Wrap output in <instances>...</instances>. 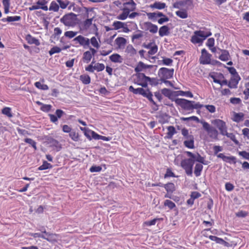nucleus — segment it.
I'll return each instance as SVG.
<instances>
[{
	"instance_id": "obj_1",
	"label": "nucleus",
	"mask_w": 249,
	"mask_h": 249,
	"mask_svg": "<svg viewBox=\"0 0 249 249\" xmlns=\"http://www.w3.org/2000/svg\"><path fill=\"white\" fill-rule=\"evenodd\" d=\"M175 103L182 109L187 111H192L194 109H200L203 106L199 102L189 101L185 99L177 98L174 99Z\"/></svg>"
},
{
	"instance_id": "obj_2",
	"label": "nucleus",
	"mask_w": 249,
	"mask_h": 249,
	"mask_svg": "<svg viewBox=\"0 0 249 249\" xmlns=\"http://www.w3.org/2000/svg\"><path fill=\"white\" fill-rule=\"evenodd\" d=\"M129 90L133 92L135 94L141 95L144 97L146 98L151 103H152L155 106V107H153V109L154 110H158V106L153 100V94L148 89H144L142 88L135 89L132 86H130L129 87Z\"/></svg>"
},
{
	"instance_id": "obj_3",
	"label": "nucleus",
	"mask_w": 249,
	"mask_h": 249,
	"mask_svg": "<svg viewBox=\"0 0 249 249\" xmlns=\"http://www.w3.org/2000/svg\"><path fill=\"white\" fill-rule=\"evenodd\" d=\"M211 35L212 33L210 31H196L191 36L190 41L194 44H198L199 45H200L204 40Z\"/></svg>"
},
{
	"instance_id": "obj_4",
	"label": "nucleus",
	"mask_w": 249,
	"mask_h": 249,
	"mask_svg": "<svg viewBox=\"0 0 249 249\" xmlns=\"http://www.w3.org/2000/svg\"><path fill=\"white\" fill-rule=\"evenodd\" d=\"M203 128L207 132L209 137L213 140H217L218 132L216 129L208 123L203 121L201 122Z\"/></svg>"
},
{
	"instance_id": "obj_5",
	"label": "nucleus",
	"mask_w": 249,
	"mask_h": 249,
	"mask_svg": "<svg viewBox=\"0 0 249 249\" xmlns=\"http://www.w3.org/2000/svg\"><path fill=\"white\" fill-rule=\"evenodd\" d=\"M194 164V160L191 159H187L181 161V166L185 171L188 176H192L193 173V167Z\"/></svg>"
},
{
	"instance_id": "obj_6",
	"label": "nucleus",
	"mask_w": 249,
	"mask_h": 249,
	"mask_svg": "<svg viewBox=\"0 0 249 249\" xmlns=\"http://www.w3.org/2000/svg\"><path fill=\"white\" fill-rule=\"evenodd\" d=\"M76 15L73 13L65 15L60 18V22L66 26H72L75 23Z\"/></svg>"
},
{
	"instance_id": "obj_7",
	"label": "nucleus",
	"mask_w": 249,
	"mask_h": 249,
	"mask_svg": "<svg viewBox=\"0 0 249 249\" xmlns=\"http://www.w3.org/2000/svg\"><path fill=\"white\" fill-rule=\"evenodd\" d=\"M128 23L133 24L134 27H137V24L133 21H129L127 23H125L119 21H114L113 23V26L115 30L123 28V31L124 33H128L130 31V30L128 27Z\"/></svg>"
},
{
	"instance_id": "obj_8",
	"label": "nucleus",
	"mask_w": 249,
	"mask_h": 249,
	"mask_svg": "<svg viewBox=\"0 0 249 249\" xmlns=\"http://www.w3.org/2000/svg\"><path fill=\"white\" fill-rule=\"evenodd\" d=\"M212 123L218 129L222 135H223L227 131L226 123L224 121L216 119L213 120Z\"/></svg>"
},
{
	"instance_id": "obj_9",
	"label": "nucleus",
	"mask_w": 249,
	"mask_h": 249,
	"mask_svg": "<svg viewBox=\"0 0 249 249\" xmlns=\"http://www.w3.org/2000/svg\"><path fill=\"white\" fill-rule=\"evenodd\" d=\"M149 77L145 76L144 73H138L136 74V79L135 80V84L141 86L142 87H147V79Z\"/></svg>"
},
{
	"instance_id": "obj_10",
	"label": "nucleus",
	"mask_w": 249,
	"mask_h": 249,
	"mask_svg": "<svg viewBox=\"0 0 249 249\" xmlns=\"http://www.w3.org/2000/svg\"><path fill=\"white\" fill-rule=\"evenodd\" d=\"M228 70L230 73L234 77V79H231V81L229 82V86L231 88H236L240 78L233 67L228 68Z\"/></svg>"
},
{
	"instance_id": "obj_11",
	"label": "nucleus",
	"mask_w": 249,
	"mask_h": 249,
	"mask_svg": "<svg viewBox=\"0 0 249 249\" xmlns=\"http://www.w3.org/2000/svg\"><path fill=\"white\" fill-rule=\"evenodd\" d=\"M74 41L76 43H78L84 48H88L89 47V39L82 35H79L75 37Z\"/></svg>"
},
{
	"instance_id": "obj_12",
	"label": "nucleus",
	"mask_w": 249,
	"mask_h": 249,
	"mask_svg": "<svg viewBox=\"0 0 249 249\" xmlns=\"http://www.w3.org/2000/svg\"><path fill=\"white\" fill-rule=\"evenodd\" d=\"M159 72L161 79H168L173 77L174 69H168L165 68H161L160 69Z\"/></svg>"
},
{
	"instance_id": "obj_13",
	"label": "nucleus",
	"mask_w": 249,
	"mask_h": 249,
	"mask_svg": "<svg viewBox=\"0 0 249 249\" xmlns=\"http://www.w3.org/2000/svg\"><path fill=\"white\" fill-rule=\"evenodd\" d=\"M193 0H183L177 1L173 3V7L178 9H180L186 5H187L188 7H192L193 6Z\"/></svg>"
},
{
	"instance_id": "obj_14",
	"label": "nucleus",
	"mask_w": 249,
	"mask_h": 249,
	"mask_svg": "<svg viewBox=\"0 0 249 249\" xmlns=\"http://www.w3.org/2000/svg\"><path fill=\"white\" fill-rule=\"evenodd\" d=\"M93 64L92 63L86 67V70L89 72H93L95 70L97 71H100L105 69V66L103 63H95L94 66H93Z\"/></svg>"
},
{
	"instance_id": "obj_15",
	"label": "nucleus",
	"mask_w": 249,
	"mask_h": 249,
	"mask_svg": "<svg viewBox=\"0 0 249 249\" xmlns=\"http://www.w3.org/2000/svg\"><path fill=\"white\" fill-rule=\"evenodd\" d=\"M201 53L199 58L200 62H211L212 55L208 52L206 49H202Z\"/></svg>"
},
{
	"instance_id": "obj_16",
	"label": "nucleus",
	"mask_w": 249,
	"mask_h": 249,
	"mask_svg": "<svg viewBox=\"0 0 249 249\" xmlns=\"http://www.w3.org/2000/svg\"><path fill=\"white\" fill-rule=\"evenodd\" d=\"M136 3L133 0H130L128 2L123 3V8L125 11L130 13V12L133 11L136 9Z\"/></svg>"
},
{
	"instance_id": "obj_17",
	"label": "nucleus",
	"mask_w": 249,
	"mask_h": 249,
	"mask_svg": "<svg viewBox=\"0 0 249 249\" xmlns=\"http://www.w3.org/2000/svg\"><path fill=\"white\" fill-rule=\"evenodd\" d=\"M93 18H87L80 24V29L84 31H87L92 25Z\"/></svg>"
},
{
	"instance_id": "obj_18",
	"label": "nucleus",
	"mask_w": 249,
	"mask_h": 249,
	"mask_svg": "<svg viewBox=\"0 0 249 249\" xmlns=\"http://www.w3.org/2000/svg\"><path fill=\"white\" fill-rule=\"evenodd\" d=\"M146 30L149 31L152 34H155L158 32V26L150 22H145L143 24Z\"/></svg>"
},
{
	"instance_id": "obj_19",
	"label": "nucleus",
	"mask_w": 249,
	"mask_h": 249,
	"mask_svg": "<svg viewBox=\"0 0 249 249\" xmlns=\"http://www.w3.org/2000/svg\"><path fill=\"white\" fill-rule=\"evenodd\" d=\"M48 143L50 147H52L53 149L56 150L57 151H59L61 149V145L59 142L55 139L51 138L49 140Z\"/></svg>"
},
{
	"instance_id": "obj_20",
	"label": "nucleus",
	"mask_w": 249,
	"mask_h": 249,
	"mask_svg": "<svg viewBox=\"0 0 249 249\" xmlns=\"http://www.w3.org/2000/svg\"><path fill=\"white\" fill-rule=\"evenodd\" d=\"M115 43L119 49L124 48L126 43V39L123 37H118L115 40Z\"/></svg>"
},
{
	"instance_id": "obj_21",
	"label": "nucleus",
	"mask_w": 249,
	"mask_h": 249,
	"mask_svg": "<svg viewBox=\"0 0 249 249\" xmlns=\"http://www.w3.org/2000/svg\"><path fill=\"white\" fill-rule=\"evenodd\" d=\"M153 65H145L144 63H139L137 66L135 68V70L136 72L144 71L146 72L148 69L153 68Z\"/></svg>"
},
{
	"instance_id": "obj_22",
	"label": "nucleus",
	"mask_w": 249,
	"mask_h": 249,
	"mask_svg": "<svg viewBox=\"0 0 249 249\" xmlns=\"http://www.w3.org/2000/svg\"><path fill=\"white\" fill-rule=\"evenodd\" d=\"M90 51H88L84 53L83 59L85 61H89L92 58V54L96 53V50L94 48H89Z\"/></svg>"
},
{
	"instance_id": "obj_23",
	"label": "nucleus",
	"mask_w": 249,
	"mask_h": 249,
	"mask_svg": "<svg viewBox=\"0 0 249 249\" xmlns=\"http://www.w3.org/2000/svg\"><path fill=\"white\" fill-rule=\"evenodd\" d=\"M25 39L29 44H35L36 46H39L40 44L38 39L33 37L30 34L26 36Z\"/></svg>"
},
{
	"instance_id": "obj_24",
	"label": "nucleus",
	"mask_w": 249,
	"mask_h": 249,
	"mask_svg": "<svg viewBox=\"0 0 249 249\" xmlns=\"http://www.w3.org/2000/svg\"><path fill=\"white\" fill-rule=\"evenodd\" d=\"M161 92L165 96L168 97L170 99H171L172 101H174L173 99V97H174V91H171L169 89L164 88L161 89Z\"/></svg>"
},
{
	"instance_id": "obj_25",
	"label": "nucleus",
	"mask_w": 249,
	"mask_h": 249,
	"mask_svg": "<svg viewBox=\"0 0 249 249\" xmlns=\"http://www.w3.org/2000/svg\"><path fill=\"white\" fill-rule=\"evenodd\" d=\"M166 7V4L164 2L157 1L150 5V7L152 9H157L161 10L164 9Z\"/></svg>"
},
{
	"instance_id": "obj_26",
	"label": "nucleus",
	"mask_w": 249,
	"mask_h": 249,
	"mask_svg": "<svg viewBox=\"0 0 249 249\" xmlns=\"http://www.w3.org/2000/svg\"><path fill=\"white\" fill-rule=\"evenodd\" d=\"M169 28L166 25H164L160 27L159 34L160 36H168L169 34Z\"/></svg>"
},
{
	"instance_id": "obj_27",
	"label": "nucleus",
	"mask_w": 249,
	"mask_h": 249,
	"mask_svg": "<svg viewBox=\"0 0 249 249\" xmlns=\"http://www.w3.org/2000/svg\"><path fill=\"white\" fill-rule=\"evenodd\" d=\"M221 53L219 56L218 58L220 60L223 61H227L229 60L230 57V54L228 51L225 50H221Z\"/></svg>"
},
{
	"instance_id": "obj_28",
	"label": "nucleus",
	"mask_w": 249,
	"mask_h": 249,
	"mask_svg": "<svg viewBox=\"0 0 249 249\" xmlns=\"http://www.w3.org/2000/svg\"><path fill=\"white\" fill-rule=\"evenodd\" d=\"M203 166L202 164L199 163H196L195 167L194 174L196 177H199L201 175Z\"/></svg>"
},
{
	"instance_id": "obj_29",
	"label": "nucleus",
	"mask_w": 249,
	"mask_h": 249,
	"mask_svg": "<svg viewBox=\"0 0 249 249\" xmlns=\"http://www.w3.org/2000/svg\"><path fill=\"white\" fill-rule=\"evenodd\" d=\"M125 53L130 55V56H133L136 54V50L134 49L132 45H128L127 46L125 51Z\"/></svg>"
},
{
	"instance_id": "obj_30",
	"label": "nucleus",
	"mask_w": 249,
	"mask_h": 249,
	"mask_svg": "<svg viewBox=\"0 0 249 249\" xmlns=\"http://www.w3.org/2000/svg\"><path fill=\"white\" fill-rule=\"evenodd\" d=\"M168 132L167 133L166 138L169 139H172L173 135L176 133V130L173 126H169L167 127Z\"/></svg>"
},
{
	"instance_id": "obj_31",
	"label": "nucleus",
	"mask_w": 249,
	"mask_h": 249,
	"mask_svg": "<svg viewBox=\"0 0 249 249\" xmlns=\"http://www.w3.org/2000/svg\"><path fill=\"white\" fill-rule=\"evenodd\" d=\"M57 237V234H53L52 233H46V235H44V239L49 242H53L56 240V237Z\"/></svg>"
},
{
	"instance_id": "obj_32",
	"label": "nucleus",
	"mask_w": 249,
	"mask_h": 249,
	"mask_svg": "<svg viewBox=\"0 0 249 249\" xmlns=\"http://www.w3.org/2000/svg\"><path fill=\"white\" fill-rule=\"evenodd\" d=\"M176 15L181 18H186L188 17V13L186 9H182L176 12Z\"/></svg>"
},
{
	"instance_id": "obj_33",
	"label": "nucleus",
	"mask_w": 249,
	"mask_h": 249,
	"mask_svg": "<svg viewBox=\"0 0 249 249\" xmlns=\"http://www.w3.org/2000/svg\"><path fill=\"white\" fill-rule=\"evenodd\" d=\"M90 43L93 48L96 49H98L100 47L97 38L95 36H92L90 39H89V44Z\"/></svg>"
},
{
	"instance_id": "obj_34",
	"label": "nucleus",
	"mask_w": 249,
	"mask_h": 249,
	"mask_svg": "<svg viewBox=\"0 0 249 249\" xmlns=\"http://www.w3.org/2000/svg\"><path fill=\"white\" fill-rule=\"evenodd\" d=\"M143 36V32L142 31L139 30L136 33L134 34L132 36V41L134 42L135 40H139Z\"/></svg>"
},
{
	"instance_id": "obj_35",
	"label": "nucleus",
	"mask_w": 249,
	"mask_h": 249,
	"mask_svg": "<svg viewBox=\"0 0 249 249\" xmlns=\"http://www.w3.org/2000/svg\"><path fill=\"white\" fill-rule=\"evenodd\" d=\"M194 162L195 161L199 162L200 164H203L204 165H206L207 163L206 162L205 158L202 157L199 153H197L195 155V158H194Z\"/></svg>"
},
{
	"instance_id": "obj_36",
	"label": "nucleus",
	"mask_w": 249,
	"mask_h": 249,
	"mask_svg": "<svg viewBox=\"0 0 249 249\" xmlns=\"http://www.w3.org/2000/svg\"><path fill=\"white\" fill-rule=\"evenodd\" d=\"M164 188L168 193H173L175 190V185L173 183H168L164 185Z\"/></svg>"
},
{
	"instance_id": "obj_37",
	"label": "nucleus",
	"mask_w": 249,
	"mask_h": 249,
	"mask_svg": "<svg viewBox=\"0 0 249 249\" xmlns=\"http://www.w3.org/2000/svg\"><path fill=\"white\" fill-rule=\"evenodd\" d=\"M80 80L85 85H88L90 83V78L88 75L87 74L80 75Z\"/></svg>"
},
{
	"instance_id": "obj_38",
	"label": "nucleus",
	"mask_w": 249,
	"mask_h": 249,
	"mask_svg": "<svg viewBox=\"0 0 249 249\" xmlns=\"http://www.w3.org/2000/svg\"><path fill=\"white\" fill-rule=\"evenodd\" d=\"M244 114L243 113H235L233 116V121L235 122H239L243 120Z\"/></svg>"
},
{
	"instance_id": "obj_39",
	"label": "nucleus",
	"mask_w": 249,
	"mask_h": 249,
	"mask_svg": "<svg viewBox=\"0 0 249 249\" xmlns=\"http://www.w3.org/2000/svg\"><path fill=\"white\" fill-rule=\"evenodd\" d=\"M1 112L3 114L7 116L9 118H11L13 117V115L11 112V108L9 107H4L2 109Z\"/></svg>"
},
{
	"instance_id": "obj_40",
	"label": "nucleus",
	"mask_w": 249,
	"mask_h": 249,
	"mask_svg": "<svg viewBox=\"0 0 249 249\" xmlns=\"http://www.w3.org/2000/svg\"><path fill=\"white\" fill-rule=\"evenodd\" d=\"M47 2L46 0H38L36 4L40 6V9H41L44 11H47L48 8L46 5Z\"/></svg>"
},
{
	"instance_id": "obj_41",
	"label": "nucleus",
	"mask_w": 249,
	"mask_h": 249,
	"mask_svg": "<svg viewBox=\"0 0 249 249\" xmlns=\"http://www.w3.org/2000/svg\"><path fill=\"white\" fill-rule=\"evenodd\" d=\"M223 136H226L229 138L231 141H232L236 144H239V142L236 139V137L234 134L232 133H228L227 131L223 135Z\"/></svg>"
},
{
	"instance_id": "obj_42",
	"label": "nucleus",
	"mask_w": 249,
	"mask_h": 249,
	"mask_svg": "<svg viewBox=\"0 0 249 249\" xmlns=\"http://www.w3.org/2000/svg\"><path fill=\"white\" fill-rule=\"evenodd\" d=\"M52 168V165L46 161H44L43 164L38 167L39 170H44Z\"/></svg>"
},
{
	"instance_id": "obj_43",
	"label": "nucleus",
	"mask_w": 249,
	"mask_h": 249,
	"mask_svg": "<svg viewBox=\"0 0 249 249\" xmlns=\"http://www.w3.org/2000/svg\"><path fill=\"white\" fill-rule=\"evenodd\" d=\"M122 13L118 15L117 18L120 20H125L128 17L129 13L125 11L124 9H122Z\"/></svg>"
},
{
	"instance_id": "obj_44",
	"label": "nucleus",
	"mask_w": 249,
	"mask_h": 249,
	"mask_svg": "<svg viewBox=\"0 0 249 249\" xmlns=\"http://www.w3.org/2000/svg\"><path fill=\"white\" fill-rule=\"evenodd\" d=\"M59 9V5L55 1H53L51 3L49 10L54 12H57Z\"/></svg>"
},
{
	"instance_id": "obj_45",
	"label": "nucleus",
	"mask_w": 249,
	"mask_h": 249,
	"mask_svg": "<svg viewBox=\"0 0 249 249\" xmlns=\"http://www.w3.org/2000/svg\"><path fill=\"white\" fill-rule=\"evenodd\" d=\"M183 143L184 145L187 148L193 149L195 147L194 139H190L189 141H184Z\"/></svg>"
},
{
	"instance_id": "obj_46",
	"label": "nucleus",
	"mask_w": 249,
	"mask_h": 249,
	"mask_svg": "<svg viewBox=\"0 0 249 249\" xmlns=\"http://www.w3.org/2000/svg\"><path fill=\"white\" fill-rule=\"evenodd\" d=\"M80 129L84 132V135L88 138L89 140H91V138L90 137V134L91 135V132L92 131L89 130V128L86 127H80Z\"/></svg>"
},
{
	"instance_id": "obj_47",
	"label": "nucleus",
	"mask_w": 249,
	"mask_h": 249,
	"mask_svg": "<svg viewBox=\"0 0 249 249\" xmlns=\"http://www.w3.org/2000/svg\"><path fill=\"white\" fill-rule=\"evenodd\" d=\"M209 238L212 241H215L216 243L222 245L224 240L222 238H219L213 235H210Z\"/></svg>"
},
{
	"instance_id": "obj_48",
	"label": "nucleus",
	"mask_w": 249,
	"mask_h": 249,
	"mask_svg": "<svg viewBox=\"0 0 249 249\" xmlns=\"http://www.w3.org/2000/svg\"><path fill=\"white\" fill-rule=\"evenodd\" d=\"M69 136L74 142H77L79 140V134L75 131H71L69 134Z\"/></svg>"
},
{
	"instance_id": "obj_49",
	"label": "nucleus",
	"mask_w": 249,
	"mask_h": 249,
	"mask_svg": "<svg viewBox=\"0 0 249 249\" xmlns=\"http://www.w3.org/2000/svg\"><path fill=\"white\" fill-rule=\"evenodd\" d=\"M35 86L37 89L42 90H47L49 89V87L47 85L42 84L40 82H36L35 83Z\"/></svg>"
},
{
	"instance_id": "obj_50",
	"label": "nucleus",
	"mask_w": 249,
	"mask_h": 249,
	"mask_svg": "<svg viewBox=\"0 0 249 249\" xmlns=\"http://www.w3.org/2000/svg\"><path fill=\"white\" fill-rule=\"evenodd\" d=\"M164 205L165 206L168 207L171 210L176 207V204L175 203L168 199L165 200L164 202Z\"/></svg>"
},
{
	"instance_id": "obj_51",
	"label": "nucleus",
	"mask_w": 249,
	"mask_h": 249,
	"mask_svg": "<svg viewBox=\"0 0 249 249\" xmlns=\"http://www.w3.org/2000/svg\"><path fill=\"white\" fill-rule=\"evenodd\" d=\"M24 142L29 144H30L35 150H36V142L34 141L33 140L30 139V138H26L24 140Z\"/></svg>"
},
{
	"instance_id": "obj_52",
	"label": "nucleus",
	"mask_w": 249,
	"mask_h": 249,
	"mask_svg": "<svg viewBox=\"0 0 249 249\" xmlns=\"http://www.w3.org/2000/svg\"><path fill=\"white\" fill-rule=\"evenodd\" d=\"M159 219L158 218H154L151 220L146 221L143 223V225L146 226H151L153 225H155L158 220Z\"/></svg>"
},
{
	"instance_id": "obj_53",
	"label": "nucleus",
	"mask_w": 249,
	"mask_h": 249,
	"mask_svg": "<svg viewBox=\"0 0 249 249\" xmlns=\"http://www.w3.org/2000/svg\"><path fill=\"white\" fill-rule=\"evenodd\" d=\"M77 32H74L72 31H69L65 32L64 36L69 38H72L74 37L77 34Z\"/></svg>"
},
{
	"instance_id": "obj_54",
	"label": "nucleus",
	"mask_w": 249,
	"mask_h": 249,
	"mask_svg": "<svg viewBox=\"0 0 249 249\" xmlns=\"http://www.w3.org/2000/svg\"><path fill=\"white\" fill-rule=\"evenodd\" d=\"M223 161L230 163H233L235 164L236 162V158L233 156H226V158L224 159Z\"/></svg>"
},
{
	"instance_id": "obj_55",
	"label": "nucleus",
	"mask_w": 249,
	"mask_h": 249,
	"mask_svg": "<svg viewBox=\"0 0 249 249\" xmlns=\"http://www.w3.org/2000/svg\"><path fill=\"white\" fill-rule=\"evenodd\" d=\"M21 17L18 16L7 17L8 22L19 21L21 20Z\"/></svg>"
},
{
	"instance_id": "obj_56",
	"label": "nucleus",
	"mask_w": 249,
	"mask_h": 249,
	"mask_svg": "<svg viewBox=\"0 0 249 249\" xmlns=\"http://www.w3.org/2000/svg\"><path fill=\"white\" fill-rule=\"evenodd\" d=\"M148 82L152 86H156L159 84V80L156 78L149 77V79H147Z\"/></svg>"
},
{
	"instance_id": "obj_57",
	"label": "nucleus",
	"mask_w": 249,
	"mask_h": 249,
	"mask_svg": "<svg viewBox=\"0 0 249 249\" xmlns=\"http://www.w3.org/2000/svg\"><path fill=\"white\" fill-rule=\"evenodd\" d=\"M214 39L213 37L209 38L206 42V46L209 48H211L214 45Z\"/></svg>"
},
{
	"instance_id": "obj_58",
	"label": "nucleus",
	"mask_w": 249,
	"mask_h": 249,
	"mask_svg": "<svg viewBox=\"0 0 249 249\" xmlns=\"http://www.w3.org/2000/svg\"><path fill=\"white\" fill-rule=\"evenodd\" d=\"M110 59L113 62H118L120 56L118 54H113L110 56Z\"/></svg>"
},
{
	"instance_id": "obj_59",
	"label": "nucleus",
	"mask_w": 249,
	"mask_h": 249,
	"mask_svg": "<svg viewBox=\"0 0 249 249\" xmlns=\"http://www.w3.org/2000/svg\"><path fill=\"white\" fill-rule=\"evenodd\" d=\"M61 51V49L57 46H55L53 47L50 51H49V53L52 55L55 53H60Z\"/></svg>"
},
{
	"instance_id": "obj_60",
	"label": "nucleus",
	"mask_w": 249,
	"mask_h": 249,
	"mask_svg": "<svg viewBox=\"0 0 249 249\" xmlns=\"http://www.w3.org/2000/svg\"><path fill=\"white\" fill-rule=\"evenodd\" d=\"M230 102L233 105H238L241 103V100L239 98L232 97L230 99Z\"/></svg>"
},
{
	"instance_id": "obj_61",
	"label": "nucleus",
	"mask_w": 249,
	"mask_h": 249,
	"mask_svg": "<svg viewBox=\"0 0 249 249\" xmlns=\"http://www.w3.org/2000/svg\"><path fill=\"white\" fill-rule=\"evenodd\" d=\"M52 108V106L51 105H46L43 104L42 106L41 107V110L44 112H49Z\"/></svg>"
},
{
	"instance_id": "obj_62",
	"label": "nucleus",
	"mask_w": 249,
	"mask_h": 249,
	"mask_svg": "<svg viewBox=\"0 0 249 249\" xmlns=\"http://www.w3.org/2000/svg\"><path fill=\"white\" fill-rule=\"evenodd\" d=\"M158 51V47L157 45H154V46H152L149 50L148 51V53L150 55H153L155 54Z\"/></svg>"
},
{
	"instance_id": "obj_63",
	"label": "nucleus",
	"mask_w": 249,
	"mask_h": 249,
	"mask_svg": "<svg viewBox=\"0 0 249 249\" xmlns=\"http://www.w3.org/2000/svg\"><path fill=\"white\" fill-rule=\"evenodd\" d=\"M169 20V18L165 15L163 17L160 18V19H158V22L160 24H162L164 22H168Z\"/></svg>"
},
{
	"instance_id": "obj_64",
	"label": "nucleus",
	"mask_w": 249,
	"mask_h": 249,
	"mask_svg": "<svg viewBox=\"0 0 249 249\" xmlns=\"http://www.w3.org/2000/svg\"><path fill=\"white\" fill-rule=\"evenodd\" d=\"M239 155L245 159L249 160V152L242 151L239 152Z\"/></svg>"
}]
</instances>
